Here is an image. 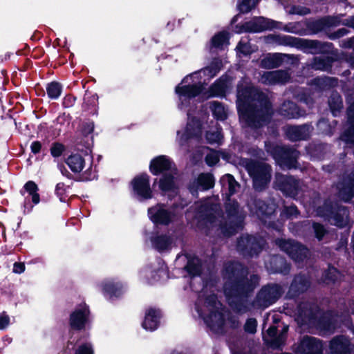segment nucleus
<instances>
[{
    "instance_id": "1",
    "label": "nucleus",
    "mask_w": 354,
    "mask_h": 354,
    "mask_svg": "<svg viewBox=\"0 0 354 354\" xmlns=\"http://www.w3.org/2000/svg\"><path fill=\"white\" fill-rule=\"evenodd\" d=\"M236 97L239 118L245 126L258 129L268 122L273 111L265 93L243 80L237 86Z\"/></svg>"
},
{
    "instance_id": "2",
    "label": "nucleus",
    "mask_w": 354,
    "mask_h": 354,
    "mask_svg": "<svg viewBox=\"0 0 354 354\" xmlns=\"http://www.w3.org/2000/svg\"><path fill=\"white\" fill-rule=\"evenodd\" d=\"M248 274L247 269L238 262H229L225 266V295L230 306L241 314L250 310L247 297L257 287L259 279L256 274L248 279Z\"/></svg>"
},
{
    "instance_id": "3",
    "label": "nucleus",
    "mask_w": 354,
    "mask_h": 354,
    "mask_svg": "<svg viewBox=\"0 0 354 354\" xmlns=\"http://www.w3.org/2000/svg\"><path fill=\"white\" fill-rule=\"evenodd\" d=\"M225 210L226 217L224 218L221 216L219 205L206 203L201 205L199 213L207 226L218 227L225 236H231L243 228L245 214L234 201L228 200Z\"/></svg>"
},
{
    "instance_id": "4",
    "label": "nucleus",
    "mask_w": 354,
    "mask_h": 354,
    "mask_svg": "<svg viewBox=\"0 0 354 354\" xmlns=\"http://www.w3.org/2000/svg\"><path fill=\"white\" fill-rule=\"evenodd\" d=\"M196 308L212 330L217 333L223 332L225 311L214 293L207 295L203 289L196 303Z\"/></svg>"
},
{
    "instance_id": "5",
    "label": "nucleus",
    "mask_w": 354,
    "mask_h": 354,
    "mask_svg": "<svg viewBox=\"0 0 354 354\" xmlns=\"http://www.w3.org/2000/svg\"><path fill=\"white\" fill-rule=\"evenodd\" d=\"M321 313L315 304L304 302L299 304L295 313V320L300 325L312 324L317 325L321 330L327 333H332L335 328L333 318L328 313L324 314L318 319Z\"/></svg>"
},
{
    "instance_id": "6",
    "label": "nucleus",
    "mask_w": 354,
    "mask_h": 354,
    "mask_svg": "<svg viewBox=\"0 0 354 354\" xmlns=\"http://www.w3.org/2000/svg\"><path fill=\"white\" fill-rule=\"evenodd\" d=\"M240 165L248 171L252 178L253 186L255 190L262 191L268 185L271 179V167L269 165L260 161L243 158Z\"/></svg>"
},
{
    "instance_id": "7",
    "label": "nucleus",
    "mask_w": 354,
    "mask_h": 354,
    "mask_svg": "<svg viewBox=\"0 0 354 354\" xmlns=\"http://www.w3.org/2000/svg\"><path fill=\"white\" fill-rule=\"evenodd\" d=\"M266 149L281 167L292 169L297 167L299 153L296 149L271 144H266Z\"/></svg>"
},
{
    "instance_id": "8",
    "label": "nucleus",
    "mask_w": 354,
    "mask_h": 354,
    "mask_svg": "<svg viewBox=\"0 0 354 354\" xmlns=\"http://www.w3.org/2000/svg\"><path fill=\"white\" fill-rule=\"evenodd\" d=\"M317 214L339 227H343L348 223L347 208L337 204L332 205L326 203L322 207L317 209Z\"/></svg>"
},
{
    "instance_id": "9",
    "label": "nucleus",
    "mask_w": 354,
    "mask_h": 354,
    "mask_svg": "<svg viewBox=\"0 0 354 354\" xmlns=\"http://www.w3.org/2000/svg\"><path fill=\"white\" fill-rule=\"evenodd\" d=\"M276 245L296 263L303 262L309 254L306 247L291 239H277Z\"/></svg>"
},
{
    "instance_id": "10",
    "label": "nucleus",
    "mask_w": 354,
    "mask_h": 354,
    "mask_svg": "<svg viewBox=\"0 0 354 354\" xmlns=\"http://www.w3.org/2000/svg\"><path fill=\"white\" fill-rule=\"evenodd\" d=\"M265 240L252 236H242L237 242V250L243 255H257L265 245Z\"/></svg>"
},
{
    "instance_id": "11",
    "label": "nucleus",
    "mask_w": 354,
    "mask_h": 354,
    "mask_svg": "<svg viewBox=\"0 0 354 354\" xmlns=\"http://www.w3.org/2000/svg\"><path fill=\"white\" fill-rule=\"evenodd\" d=\"M282 293L283 290L279 285L271 284L264 286L257 295L256 304L262 308H267L274 304Z\"/></svg>"
},
{
    "instance_id": "12",
    "label": "nucleus",
    "mask_w": 354,
    "mask_h": 354,
    "mask_svg": "<svg viewBox=\"0 0 354 354\" xmlns=\"http://www.w3.org/2000/svg\"><path fill=\"white\" fill-rule=\"evenodd\" d=\"M292 351L295 354H323V344L315 337L305 336L292 346Z\"/></svg>"
},
{
    "instance_id": "13",
    "label": "nucleus",
    "mask_w": 354,
    "mask_h": 354,
    "mask_svg": "<svg viewBox=\"0 0 354 354\" xmlns=\"http://www.w3.org/2000/svg\"><path fill=\"white\" fill-rule=\"evenodd\" d=\"M148 215L154 224L161 225H168L175 218L174 212L166 208V206L162 204L149 208Z\"/></svg>"
},
{
    "instance_id": "14",
    "label": "nucleus",
    "mask_w": 354,
    "mask_h": 354,
    "mask_svg": "<svg viewBox=\"0 0 354 354\" xmlns=\"http://www.w3.org/2000/svg\"><path fill=\"white\" fill-rule=\"evenodd\" d=\"M276 181L279 188L286 195L295 198L302 191V183L292 176L282 174L276 175Z\"/></svg>"
},
{
    "instance_id": "15",
    "label": "nucleus",
    "mask_w": 354,
    "mask_h": 354,
    "mask_svg": "<svg viewBox=\"0 0 354 354\" xmlns=\"http://www.w3.org/2000/svg\"><path fill=\"white\" fill-rule=\"evenodd\" d=\"M305 25L308 34H316L325 28L340 25V16H326L317 20H305Z\"/></svg>"
},
{
    "instance_id": "16",
    "label": "nucleus",
    "mask_w": 354,
    "mask_h": 354,
    "mask_svg": "<svg viewBox=\"0 0 354 354\" xmlns=\"http://www.w3.org/2000/svg\"><path fill=\"white\" fill-rule=\"evenodd\" d=\"M329 349L330 354H351L354 349V344L348 337L338 335L330 340Z\"/></svg>"
},
{
    "instance_id": "17",
    "label": "nucleus",
    "mask_w": 354,
    "mask_h": 354,
    "mask_svg": "<svg viewBox=\"0 0 354 354\" xmlns=\"http://www.w3.org/2000/svg\"><path fill=\"white\" fill-rule=\"evenodd\" d=\"M290 78L289 72L286 70H277L264 72L260 77L259 81L266 85L283 84Z\"/></svg>"
},
{
    "instance_id": "18",
    "label": "nucleus",
    "mask_w": 354,
    "mask_h": 354,
    "mask_svg": "<svg viewBox=\"0 0 354 354\" xmlns=\"http://www.w3.org/2000/svg\"><path fill=\"white\" fill-rule=\"evenodd\" d=\"M135 193L143 199L152 198V190L150 187L149 176L147 174H141L136 176L132 181Z\"/></svg>"
},
{
    "instance_id": "19",
    "label": "nucleus",
    "mask_w": 354,
    "mask_h": 354,
    "mask_svg": "<svg viewBox=\"0 0 354 354\" xmlns=\"http://www.w3.org/2000/svg\"><path fill=\"white\" fill-rule=\"evenodd\" d=\"M338 195L344 201H348L354 196V173L342 177L337 185Z\"/></svg>"
},
{
    "instance_id": "20",
    "label": "nucleus",
    "mask_w": 354,
    "mask_h": 354,
    "mask_svg": "<svg viewBox=\"0 0 354 354\" xmlns=\"http://www.w3.org/2000/svg\"><path fill=\"white\" fill-rule=\"evenodd\" d=\"M201 124L200 121L196 119H192L188 122L183 133L181 134L180 132H178L179 145L183 146L191 138H199L201 136Z\"/></svg>"
},
{
    "instance_id": "21",
    "label": "nucleus",
    "mask_w": 354,
    "mask_h": 354,
    "mask_svg": "<svg viewBox=\"0 0 354 354\" xmlns=\"http://www.w3.org/2000/svg\"><path fill=\"white\" fill-rule=\"evenodd\" d=\"M251 214L263 220L264 217L271 216L275 210L274 203L267 204L261 200H252L248 203Z\"/></svg>"
},
{
    "instance_id": "22",
    "label": "nucleus",
    "mask_w": 354,
    "mask_h": 354,
    "mask_svg": "<svg viewBox=\"0 0 354 354\" xmlns=\"http://www.w3.org/2000/svg\"><path fill=\"white\" fill-rule=\"evenodd\" d=\"M176 169L174 164L165 156H160L154 158L150 164V171L154 175L174 172Z\"/></svg>"
},
{
    "instance_id": "23",
    "label": "nucleus",
    "mask_w": 354,
    "mask_h": 354,
    "mask_svg": "<svg viewBox=\"0 0 354 354\" xmlns=\"http://www.w3.org/2000/svg\"><path fill=\"white\" fill-rule=\"evenodd\" d=\"M280 22L259 17L246 24L248 30L253 32H259L268 29L279 28Z\"/></svg>"
},
{
    "instance_id": "24",
    "label": "nucleus",
    "mask_w": 354,
    "mask_h": 354,
    "mask_svg": "<svg viewBox=\"0 0 354 354\" xmlns=\"http://www.w3.org/2000/svg\"><path fill=\"white\" fill-rule=\"evenodd\" d=\"M313 129V127L307 124L299 126H288L286 128V133L290 140L297 141L308 138Z\"/></svg>"
},
{
    "instance_id": "25",
    "label": "nucleus",
    "mask_w": 354,
    "mask_h": 354,
    "mask_svg": "<svg viewBox=\"0 0 354 354\" xmlns=\"http://www.w3.org/2000/svg\"><path fill=\"white\" fill-rule=\"evenodd\" d=\"M89 310L86 304L80 305L70 317V325L73 329L81 330L87 322Z\"/></svg>"
},
{
    "instance_id": "26",
    "label": "nucleus",
    "mask_w": 354,
    "mask_h": 354,
    "mask_svg": "<svg viewBox=\"0 0 354 354\" xmlns=\"http://www.w3.org/2000/svg\"><path fill=\"white\" fill-rule=\"evenodd\" d=\"M280 115L287 119H295L306 115L305 111L300 109L291 101L283 102L278 109Z\"/></svg>"
},
{
    "instance_id": "27",
    "label": "nucleus",
    "mask_w": 354,
    "mask_h": 354,
    "mask_svg": "<svg viewBox=\"0 0 354 354\" xmlns=\"http://www.w3.org/2000/svg\"><path fill=\"white\" fill-rule=\"evenodd\" d=\"M202 91V86L201 84H185L178 85L176 88V92L179 95V98L183 103V101L187 99H190L196 97Z\"/></svg>"
},
{
    "instance_id": "28",
    "label": "nucleus",
    "mask_w": 354,
    "mask_h": 354,
    "mask_svg": "<svg viewBox=\"0 0 354 354\" xmlns=\"http://www.w3.org/2000/svg\"><path fill=\"white\" fill-rule=\"evenodd\" d=\"M293 57L292 55L283 53H272L267 55L261 59L260 66L263 68H274L280 66L285 59Z\"/></svg>"
},
{
    "instance_id": "29",
    "label": "nucleus",
    "mask_w": 354,
    "mask_h": 354,
    "mask_svg": "<svg viewBox=\"0 0 354 354\" xmlns=\"http://www.w3.org/2000/svg\"><path fill=\"white\" fill-rule=\"evenodd\" d=\"M310 286L308 278L305 275H297L294 278L290 285L288 295L290 297H294L308 290Z\"/></svg>"
},
{
    "instance_id": "30",
    "label": "nucleus",
    "mask_w": 354,
    "mask_h": 354,
    "mask_svg": "<svg viewBox=\"0 0 354 354\" xmlns=\"http://www.w3.org/2000/svg\"><path fill=\"white\" fill-rule=\"evenodd\" d=\"M266 39L268 44L292 47H295L299 41L298 38L277 34H270L266 37Z\"/></svg>"
},
{
    "instance_id": "31",
    "label": "nucleus",
    "mask_w": 354,
    "mask_h": 354,
    "mask_svg": "<svg viewBox=\"0 0 354 354\" xmlns=\"http://www.w3.org/2000/svg\"><path fill=\"white\" fill-rule=\"evenodd\" d=\"M214 179L210 174H201L190 187L192 193L197 190H207L214 187Z\"/></svg>"
},
{
    "instance_id": "32",
    "label": "nucleus",
    "mask_w": 354,
    "mask_h": 354,
    "mask_svg": "<svg viewBox=\"0 0 354 354\" xmlns=\"http://www.w3.org/2000/svg\"><path fill=\"white\" fill-rule=\"evenodd\" d=\"M348 128L341 136V140L354 147V102L348 109Z\"/></svg>"
},
{
    "instance_id": "33",
    "label": "nucleus",
    "mask_w": 354,
    "mask_h": 354,
    "mask_svg": "<svg viewBox=\"0 0 354 354\" xmlns=\"http://www.w3.org/2000/svg\"><path fill=\"white\" fill-rule=\"evenodd\" d=\"M177 169L174 172L163 174L159 180V187L162 192L174 191L177 187Z\"/></svg>"
},
{
    "instance_id": "34",
    "label": "nucleus",
    "mask_w": 354,
    "mask_h": 354,
    "mask_svg": "<svg viewBox=\"0 0 354 354\" xmlns=\"http://www.w3.org/2000/svg\"><path fill=\"white\" fill-rule=\"evenodd\" d=\"M160 318V312L150 308L146 312L142 327L146 330H154L157 328Z\"/></svg>"
},
{
    "instance_id": "35",
    "label": "nucleus",
    "mask_w": 354,
    "mask_h": 354,
    "mask_svg": "<svg viewBox=\"0 0 354 354\" xmlns=\"http://www.w3.org/2000/svg\"><path fill=\"white\" fill-rule=\"evenodd\" d=\"M270 266L273 263L275 265L274 268L269 267L267 264L266 268L270 270L272 272H279L282 274H287L289 272L290 266L286 263V260L281 257L275 256L272 257L270 261Z\"/></svg>"
},
{
    "instance_id": "36",
    "label": "nucleus",
    "mask_w": 354,
    "mask_h": 354,
    "mask_svg": "<svg viewBox=\"0 0 354 354\" xmlns=\"http://www.w3.org/2000/svg\"><path fill=\"white\" fill-rule=\"evenodd\" d=\"M70 169L75 173L82 171L85 165V160L80 154H72L66 160Z\"/></svg>"
},
{
    "instance_id": "37",
    "label": "nucleus",
    "mask_w": 354,
    "mask_h": 354,
    "mask_svg": "<svg viewBox=\"0 0 354 354\" xmlns=\"http://www.w3.org/2000/svg\"><path fill=\"white\" fill-rule=\"evenodd\" d=\"M305 21L288 23L283 27V30L286 32L299 35H308L307 30L305 28Z\"/></svg>"
},
{
    "instance_id": "38",
    "label": "nucleus",
    "mask_w": 354,
    "mask_h": 354,
    "mask_svg": "<svg viewBox=\"0 0 354 354\" xmlns=\"http://www.w3.org/2000/svg\"><path fill=\"white\" fill-rule=\"evenodd\" d=\"M288 330V326H285L279 335L270 340L266 339L268 344L274 349H281L286 341Z\"/></svg>"
},
{
    "instance_id": "39",
    "label": "nucleus",
    "mask_w": 354,
    "mask_h": 354,
    "mask_svg": "<svg viewBox=\"0 0 354 354\" xmlns=\"http://www.w3.org/2000/svg\"><path fill=\"white\" fill-rule=\"evenodd\" d=\"M227 82L225 77H221L209 88L210 96H223L225 95Z\"/></svg>"
},
{
    "instance_id": "40",
    "label": "nucleus",
    "mask_w": 354,
    "mask_h": 354,
    "mask_svg": "<svg viewBox=\"0 0 354 354\" xmlns=\"http://www.w3.org/2000/svg\"><path fill=\"white\" fill-rule=\"evenodd\" d=\"M313 84L316 88L325 90L335 86L337 84V80L329 77H317L313 80Z\"/></svg>"
},
{
    "instance_id": "41",
    "label": "nucleus",
    "mask_w": 354,
    "mask_h": 354,
    "mask_svg": "<svg viewBox=\"0 0 354 354\" xmlns=\"http://www.w3.org/2000/svg\"><path fill=\"white\" fill-rule=\"evenodd\" d=\"M221 183L223 187H226L228 189L229 195L234 194L239 188V184L231 174L223 176L221 179Z\"/></svg>"
},
{
    "instance_id": "42",
    "label": "nucleus",
    "mask_w": 354,
    "mask_h": 354,
    "mask_svg": "<svg viewBox=\"0 0 354 354\" xmlns=\"http://www.w3.org/2000/svg\"><path fill=\"white\" fill-rule=\"evenodd\" d=\"M24 189L30 196L34 204H38L40 201L39 194H38L39 187L32 180L28 181L24 186Z\"/></svg>"
},
{
    "instance_id": "43",
    "label": "nucleus",
    "mask_w": 354,
    "mask_h": 354,
    "mask_svg": "<svg viewBox=\"0 0 354 354\" xmlns=\"http://www.w3.org/2000/svg\"><path fill=\"white\" fill-rule=\"evenodd\" d=\"M104 292L110 297H118L122 292V286L119 283H115L113 281H107L103 288Z\"/></svg>"
},
{
    "instance_id": "44",
    "label": "nucleus",
    "mask_w": 354,
    "mask_h": 354,
    "mask_svg": "<svg viewBox=\"0 0 354 354\" xmlns=\"http://www.w3.org/2000/svg\"><path fill=\"white\" fill-rule=\"evenodd\" d=\"M298 44L295 47L299 46H304L308 48L314 50V51H312L313 53H319L321 51L322 48L324 46V44H322L320 41H318L317 40H308V39H299L298 38Z\"/></svg>"
},
{
    "instance_id": "45",
    "label": "nucleus",
    "mask_w": 354,
    "mask_h": 354,
    "mask_svg": "<svg viewBox=\"0 0 354 354\" xmlns=\"http://www.w3.org/2000/svg\"><path fill=\"white\" fill-rule=\"evenodd\" d=\"M332 59L330 57H315L312 68L315 70L328 71L331 68Z\"/></svg>"
},
{
    "instance_id": "46",
    "label": "nucleus",
    "mask_w": 354,
    "mask_h": 354,
    "mask_svg": "<svg viewBox=\"0 0 354 354\" xmlns=\"http://www.w3.org/2000/svg\"><path fill=\"white\" fill-rule=\"evenodd\" d=\"M153 246L159 251L167 250L171 243V238L166 235L155 237L152 240Z\"/></svg>"
},
{
    "instance_id": "47",
    "label": "nucleus",
    "mask_w": 354,
    "mask_h": 354,
    "mask_svg": "<svg viewBox=\"0 0 354 354\" xmlns=\"http://www.w3.org/2000/svg\"><path fill=\"white\" fill-rule=\"evenodd\" d=\"M221 67L222 62L218 59H214L208 66L202 70V72L205 75L212 78L219 72Z\"/></svg>"
},
{
    "instance_id": "48",
    "label": "nucleus",
    "mask_w": 354,
    "mask_h": 354,
    "mask_svg": "<svg viewBox=\"0 0 354 354\" xmlns=\"http://www.w3.org/2000/svg\"><path fill=\"white\" fill-rule=\"evenodd\" d=\"M328 104L334 116H336V113L338 112L343 107L342 97L337 93H333L331 95L328 100Z\"/></svg>"
},
{
    "instance_id": "49",
    "label": "nucleus",
    "mask_w": 354,
    "mask_h": 354,
    "mask_svg": "<svg viewBox=\"0 0 354 354\" xmlns=\"http://www.w3.org/2000/svg\"><path fill=\"white\" fill-rule=\"evenodd\" d=\"M62 90V85L56 82L48 84L46 87L47 94L51 99H57L61 95Z\"/></svg>"
},
{
    "instance_id": "50",
    "label": "nucleus",
    "mask_w": 354,
    "mask_h": 354,
    "mask_svg": "<svg viewBox=\"0 0 354 354\" xmlns=\"http://www.w3.org/2000/svg\"><path fill=\"white\" fill-rule=\"evenodd\" d=\"M339 277L340 273L339 271L334 267H329L324 274L323 281L326 284H329L335 282Z\"/></svg>"
},
{
    "instance_id": "51",
    "label": "nucleus",
    "mask_w": 354,
    "mask_h": 354,
    "mask_svg": "<svg viewBox=\"0 0 354 354\" xmlns=\"http://www.w3.org/2000/svg\"><path fill=\"white\" fill-rule=\"evenodd\" d=\"M211 109L214 115L220 120H223L227 117V112L225 107L219 102H213L211 104Z\"/></svg>"
},
{
    "instance_id": "52",
    "label": "nucleus",
    "mask_w": 354,
    "mask_h": 354,
    "mask_svg": "<svg viewBox=\"0 0 354 354\" xmlns=\"http://www.w3.org/2000/svg\"><path fill=\"white\" fill-rule=\"evenodd\" d=\"M186 268L187 272L193 276L200 274L201 272V265L200 260L198 258H194L191 260H189Z\"/></svg>"
},
{
    "instance_id": "53",
    "label": "nucleus",
    "mask_w": 354,
    "mask_h": 354,
    "mask_svg": "<svg viewBox=\"0 0 354 354\" xmlns=\"http://www.w3.org/2000/svg\"><path fill=\"white\" fill-rule=\"evenodd\" d=\"M213 46L220 48L228 44V36L226 32H221L216 35L212 39Z\"/></svg>"
},
{
    "instance_id": "54",
    "label": "nucleus",
    "mask_w": 354,
    "mask_h": 354,
    "mask_svg": "<svg viewBox=\"0 0 354 354\" xmlns=\"http://www.w3.org/2000/svg\"><path fill=\"white\" fill-rule=\"evenodd\" d=\"M206 139L209 144H219L222 139L221 131L216 129L214 131H207L206 133Z\"/></svg>"
},
{
    "instance_id": "55",
    "label": "nucleus",
    "mask_w": 354,
    "mask_h": 354,
    "mask_svg": "<svg viewBox=\"0 0 354 354\" xmlns=\"http://www.w3.org/2000/svg\"><path fill=\"white\" fill-rule=\"evenodd\" d=\"M259 0H243L239 4L240 12L246 13L250 11L258 3Z\"/></svg>"
},
{
    "instance_id": "56",
    "label": "nucleus",
    "mask_w": 354,
    "mask_h": 354,
    "mask_svg": "<svg viewBox=\"0 0 354 354\" xmlns=\"http://www.w3.org/2000/svg\"><path fill=\"white\" fill-rule=\"evenodd\" d=\"M290 15H306L310 13V10L302 6H293L288 11Z\"/></svg>"
},
{
    "instance_id": "57",
    "label": "nucleus",
    "mask_w": 354,
    "mask_h": 354,
    "mask_svg": "<svg viewBox=\"0 0 354 354\" xmlns=\"http://www.w3.org/2000/svg\"><path fill=\"white\" fill-rule=\"evenodd\" d=\"M313 228L314 230L316 238L319 241H321L326 234L327 232L326 230L325 229L323 225L319 224L318 223H313Z\"/></svg>"
},
{
    "instance_id": "58",
    "label": "nucleus",
    "mask_w": 354,
    "mask_h": 354,
    "mask_svg": "<svg viewBox=\"0 0 354 354\" xmlns=\"http://www.w3.org/2000/svg\"><path fill=\"white\" fill-rule=\"evenodd\" d=\"M257 322L254 318L247 319L245 325L244 330L246 333L254 334L257 331Z\"/></svg>"
},
{
    "instance_id": "59",
    "label": "nucleus",
    "mask_w": 354,
    "mask_h": 354,
    "mask_svg": "<svg viewBox=\"0 0 354 354\" xmlns=\"http://www.w3.org/2000/svg\"><path fill=\"white\" fill-rule=\"evenodd\" d=\"M299 211L295 205L285 207L282 212V215L287 218H295L297 217Z\"/></svg>"
},
{
    "instance_id": "60",
    "label": "nucleus",
    "mask_w": 354,
    "mask_h": 354,
    "mask_svg": "<svg viewBox=\"0 0 354 354\" xmlns=\"http://www.w3.org/2000/svg\"><path fill=\"white\" fill-rule=\"evenodd\" d=\"M64 150V146L60 143H53L50 148V153L53 157H59Z\"/></svg>"
},
{
    "instance_id": "61",
    "label": "nucleus",
    "mask_w": 354,
    "mask_h": 354,
    "mask_svg": "<svg viewBox=\"0 0 354 354\" xmlns=\"http://www.w3.org/2000/svg\"><path fill=\"white\" fill-rule=\"evenodd\" d=\"M219 160V156L217 152L212 151L205 157L206 163L209 166L216 165Z\"/></svg>"
},
{
    "instance_id": "62",
    "label": "nucleus",
    "mask_w": 354,
    "mask_h": 354,
    "mask_svg": "<svg viewBox=\"0 0 354 354\" xmlns=\"http://www.w3.org/2000/svg\"><path fill=\"white\" fill-rule=\"evenodd\" d=\"M66 192V186L63 183H59L55 187V194L59 198L61 201H65L64 196Z\"/></svg>"
},
{
    "instance_id": "63",
    "label": "nucleus",
    "mask_w": 354,
    "mask_h": 354,
    "mask_svg": "<svg viewBox=\"0 0 354 354\" xmlns=\"http://www.w3.org/2000/svg\"><path fill=\"white\" fill-rule=\"evenodd\" d=\"M75 354H93V350L91 344H85L77 348Z\"/></svg>"
},
{
    "instance_id": "64",
    "label": "nucleus",
    "mask_w": 354,
    "mask_h": 354,
    "mask_svg": "<svg viewBox=\"0 0 354 354\" xmlns=\"http://www.w3.org/2000/svg\"><path fill=\"white\" fill-rule=\"evenodd\" d=\"M348 33V30L346 28H339V30H337V31L330 34L328 35V37L330 39H335L340 38V37L347 35Z\"/></svg>"
}]
</instances>
